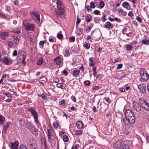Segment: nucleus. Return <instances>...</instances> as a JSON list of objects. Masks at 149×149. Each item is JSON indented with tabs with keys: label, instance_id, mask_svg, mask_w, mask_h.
I'll return each instance as SVG.
<instances>
[{
	"label": "nucleus",
	"instance_id": "obj_1",
	"mask_svg": "<svg viewBox=\"0 0 149 149\" xmlns=\"http://www.w3.org/2000/svg\"><path fill=\"white\" fill-rule=\"evenodd\" d=\"M52 6H56L57 9L56 10L55 14L58 16L61 15L63 13L65 6L62 1L61 0H53Z\"/></svg>",
	"mask_w": 149,
	"mask_h": 149
},
{
	"label": "nucleus",
	"instance_id": "obj_2",
	"mask_svg": "<svg viewBox=\"0 0 149 149\" xmlns=\"http://www.w3.org/2000/svg\"><path fill=\"white\" fill-rule=\"evenodd\" d=\"M126 120L130 123H133L135 121V116L133 112L130 109H127L124 112Z\"/></svg>",
	"mask_w": 149,
	"mask_h": 149
},
{
	"label": "nucleus",
	"instance_id": "obj_3",
	"mask_svg": "<svg viewBox=\"0 0 149 149\" xmlns=\"http://www.w3.org/2000/svg\"><path fill=\"white\" fill-rule=\"evenodd\" d=\"M23 24L25 30L27 31H33L35 29V25L34 24L28 23L26 21L24 22Z\"/></svg>",
	"mask_w": 149,
	"mask_h": 149
},
{
	"label": "nucleus",
	"instance_id": "obj_4",
	"mask_svg": "<svg viewBox=\"0 0 149 149\" xmlns=\"http://www.w3.org/2000/svg\"><path fill=\"white\" fill-rule=\"evenodd\" d=\"M29 145L30 148L36 149L38 146L37 141L34 138H30L29 140Z\"/></svg>",
	"mask_w": 149,
	"mask_h": 149
},
{
	"label": "nucleus",
	"instance_id": "obj_5",
	"mask_svg": "<svg viewBox=\"0 0 149 149\" xmlns=\"http://www.w3.org/2000/svg\"><path fill=\"white\" fill-rule=\"evenodd\" d=\"M29 111H30L32 115L33 116L35 120V122L37 123H38V115L37 112L33 107H30L28 109Z\"/></svg>",
	"mask_w": 149,
	"mask_h": 149
},
{
	"label": "nucleus",
	"instance_id": "obj_6",
	"mask_svg": "<svg viewBox=\"0 0 149 149\" xmlns=\"http://www.w3.org/2000/svg\"><path fill=\"white\" fill-rule=\"evenodd\" d=\"M139 100L142 108L146 111H149V103L141 98L139 99Z\"/></svg>",
	"mask_w": 149,
	"mask_h": 149
},
{
	"label": "nucleus",
	"instance_id": "obj_7",
	"mask_svg": "<svg viewBox=\"0 0 149 149\" xmlns=\"http://www.w3.org/2000/svg\"><path fill=\"white\" fill-rule=\"evenodd\" d=\"M29 13L32 17L35 18L38 22H40V14L39 13L36 11L31 10L29 11Z\"/></svg>",
	"mask_w": 149,
	"mask_h": 149
},
{
	"label": "nucleus",
	"instance_id": "obj_8",
	"mask_svg": "<svg viewBox=\"0 0 149 149\" xmlns=\"http://www.w3.org/2000/svg\"><path fill=\"white\" fill-rule=\"evenodd\" d=\"M141 104L139 102L137 101H134L133 102L132 105L133 109L134 110H135L137 112H139L141 110Z\"/></svg>",
	"mask_w": 149,
	"mask_h": 149
},
{
	"label": "nucleus",
	"instance_id": "obj_9",
	"mask_svg": "<svg viewBox=\"0 0 149 149\" xmlns=\"http://www.w3.org/2000/svg\"><path fill=\"white\" fill-rule=\"evenodd\" d=\"M140 75L142 79L145 81H146L149 78V75L146 71H141Z\"/></svg>",
	"mask_w": 149,
	"mask_h": 149
},
{
	"label": "nucleus",
	"instance_id": "obj_10",
	"mask_svg": "<svg viewBox=\"0 0 149 149\" xmlns=\"http://www.w3.org/2000/svg\"><path fill=\"white\" fill-rule=\"evenodd\" d=\"M48 131V138L49 141L52 140V139L53 134L54 133V130L53 128L47 129Z\"/></svg>",
	"mask_w": 149,
	"mask_h": 149
},
{
	"label": "nucleus",
	"instance_id": "obj_11",
	"mask_svg": "<svg viewBox=\"0 0 149 149\" xmlns=\"http://www.w3.org/2000/svg\"><path fill=\"white\" fill-rule=\"evenodd\" d=\"M122 144L121 141L118 140L115 142L113 143V146L116 149H120Z\"/></svg>",
	"mask_w": 149,
	"mask_h": 149
},
{
	"label": "nucleus",
	"instance_id": "obj_12",
	"mask_svg": "<svg viewBox=\"0 0 149 149\" xmlns=\"http://www.w3.org/2000/svg\"><path fill=\"white\" fill-rule=\"evenodd\" d=\"M138 88L139 89V91L143 94L145 93L146 86L143 84H139L138 85Z\"/></svg>",
	"mask_w": 149,
	"mask_h": 149
},
{
	"label": "nucleus",
	"instance_id": "obj_13",
	"mask_svg": "<svg viewBox=\"0 0 149 149\" xmlns=\"http://www.w3.org/2000/svg\"><path fill=\"white\" fill-rule=\"evenodd\" d=\"M1 61L6 65H10L12 62V61L9 59L8 57H3Z\"/></svg>",
	"mask_w": 149,
	"mask_h": 149
},
{
	"label": "nucleus",
	"instance_id": "obj_14",
	"mask_svg": "<svg viewBox=\"0 0 149 149\" xmlns=\"http://www.w3.org/2000/svg\"><path fill=\"white\" fill-rule=\"evenodd\" d=\"M104 27L109 29H111L113 28V25L109 22H107L104 24Z\"/></svg>",
	"mask_w": 149,
	"mask_h": 149
},
{
	"label": "nucleus",
	"instance_id": "obj_15",
	"mask_svg": "<svg viewBox=\"0 0 149 149\" xmlns=\"http://www.w3.org/2000/svg\"><path fill=\"white\" fill-rule=\"evenodd\" d=\"M21 28L20 27L17 28H16L12 29L10 31L11 32L14 33L19 34L21 33Z\"/></svg>",
	"mask_w": 149,
	"mask_h": 149
},
{
	"label": "nucleus",
	"instance_id": "obj_16",
	"mask_svg": "<svg viewBox=\"0 0 149 149\" xmlns=\"http://www.w3.org/2000/svg\"><path fill=\"white\" fill-rule=\"evenodd\" d=\"M8 36V33L7 32H0V37L3 40H5Z\"/></svg>",
	"mask_w": 149,
	"mask_h": 149
},
{
	"label": "nucleus",
	"instance_id": "obj_17",
	"mask_svg": "<svg viewBox=\"0 0 149 149\" xmlns=\"http://www.w3.org/2000/svg\"><path fill=\"white\" fill-rule=\"evenodd\" d=\"M11 148V149H17L18 147V142L15 141L14 143H10Z\"/></svg>",
	"mask_w": 149,
	"mask_h": 149
},
{
	"label": "nucleus",
	"instance_id": "obj_18",
	"mask_svg": "<svg viewBox=\"0 0 149 149\" xmlns=\"http://www.w3.org/2000/svg\"><path fill=\"white\" fill-rule=\"evenodd\" d=\"M29 130L33 134H35L36 135H38L37 130L34 126L32 125L29 129Z\"/></svg>",
	"mask_w": 149,
	"mask_h": 149
},
{
	"label": "nucleus",
	"instance_id": "obj_19",
	"mask_svg": "<svg viewBox=\"0 0 149 149\" xmlns=\"http://www.w3.org/2000/svg\"><path fill=\"white\" fill-rule=\"evenodd\" d=\"M19 55L20 56H22V58H26V53L24 50H20L19 51Z\"/></svg>",
	"mask_w": 149,
	"mask_h": 149
},
{
	"label": "nucleus",
	"instance_id": "obj_20",
	"mask_svg": "<svg viewBox=\"0 0 149 149\" xmlns=\"http://www.w3.org/2000/svg\"><path fill=\"white\" fill-rule=\"evenodd\" d=\"M80 72V71L79 70H77V69H75L73 70L72 74L74 77H77L79 75Z\"/></svg>",
	"mask_w": 149,
	"mask_h": 149
},
{
	"label": "nucleus",
	"instance_id": "obj_21",
	"mask_svg": "<svg viewBox=\"0 0 149 149\" xmlns=\"http://www.w3.org/2000/svg\"><path fill=\"white\" fill-rule=\"evenodd\" d=\"M77 127L79 129H81L83 126V123L81 121H79L76 123Z\"/></svg>",
	"mask_w": 149,
	"mask_h": 149
},
{
	"label": "nucleus",
	"instance_id": "obj_22",
	"mask_svg": "<svg viewBox=\"0 0 149 149\" xmlns=\"http://www.w3.org/2000/svg\"><path fill=\"white\" fill-rule=\"evenodd\" d=\"M122 6L123 7L128 10L130 9V6L128 3L127 2L125 1L123 2L122 4Z\"/></svg>",
	"mask_w": 149,
	"mask_h": 149
},
{
	"label": "nucleus",
	"instance_id": "obj_23",
	"mask_svg": "<svg viewBox=\"0 0 149 149\" xmlns=\"http://www.w3.org/2000/svg\"><path fill=\"white\" fill-rule=\"evenodd\" d=\"M5 121V118L1 114H0V125H3Z\"/></svg>",
	"mask_w": 149,
	"mask_h": 149
},
{
	"label": "nucleus",
	"instance_id": "obj_24",
	"mask_svg": "<svg viewBox=\"0 0 149 149\" xmlns=\"http://www.w3.org/2000/svg\"><path fill=\"white\" fill-rule=\"evenodd\" d=\"M92 17L90 15H87L85 17V21L87 23L90 22L92 20Z\"/></svg>",
	"mask_w": 149,
	"mask_h": 149
},
{
	"label": "nucleus",
	"instance_id": "obj_25",
	"mask_svg": "<svg viewBox=\"0 0 149 149\" xmlns=\"http://www.w3.org/2000/svg\"><path fill=\"white\" fill-rule=\"evenodd\" d=\"M12 37L13 39V41L15 44L19 43V39L17 36L14 35L12 36Z\"/></svg>",
	"mask_w": 149,
	"mask_h": 149
},
{
	"label": "nucleus",
	"instance_id": "obj_26",
	"mask_svg": "<svg viewBox=\"0 0 149 149\" xmlns=\"http://www.w3.org/2000/svg\"><path fill=\"white\" fill-rule=\"evenodd\" d=\"M10 124V122H7L6 123V124L3 125V130L6 131V130L9 127V126Z\"/></svg>",
	"mask_w": 149,
	"mask_h": 149
},
{
	"label": "nucleus",
	"instance_id": "obj_27",
	"mask_svg": "<svg viewBox=\"0 0 149 149\" xmlns=\"http://www.w3.org/2000/svg\"><path fill=\"white\" fill-rule=\"evenodd\" d=\"M43 62V58L42 57L40 58L37 61L36 64L38 65H41Z\"/></svg>",
	"mask_w": 149,
	"mask_h": 149
},
{
	"label": "nucleus",
	"instance_id": "obj_28",
	"mask_svg": "<svg viewBox=\"0 0 149 149\" xmlns=\"http://www.w3.org/2000/svg\"><path fill=\"white\" fill-rule=\"evenodd\" d=\"M83 133V131L81 130H77L75 131V135H81Z\"/></svg>",
	"mask_w": 149,
	"mask_h": 149
},
{
	"label": "nucleus",
	"instance_id": "obj_29",
	"mask_svg": "<svg viewBox=\"0 0 149 149\" xmlns=\"http://www.w3.org/2000/svg\"><path fill=\"white\" fill-rule=\"evenodd\" d=\"M38 96L39 97H41L42 99L46 100L47 99V97L45 96V94L43 93L42 94H38Z\"/></svg>",
	"mask_w": 149,
	"mask_h": 149
},
{
	"label": "nucleus",
	"instance_id": "obj_30",
	"mask_svg": "<svg viewBox=\"0 0 149 149\" xmlns=\"http://www.w3.org/2000/svg\"><path fill=\"white\" fill-rule=\"evenodd\" d=\"M63 53L64 56L66 57H68L70 55L69 51L68 49H65Z\"/></svg>",
	"mask_w": 149,
	"mask_h": 149
},
{
	"label": "nucleus",
	"instance_id": "obj_31",
	"mask_svg": "<svg viewBox=\"0 0 149 149\" xmlns=\"http://www.w3.org/2000/svg\"><path fill=\"white\" fill-rule=\"evenodd\" d=\"M129 148V146L128 145L123 144L120 149H128Z\"/></svg>",
	"mask_w": 149,
	"mask_h": 149
},
{
	"label": "nucleus",
	"instance_id": "obj_32",
	"mask_svg": "<svg viewBox=\"0 0 149 149\" xmlns=\"http://www.w3.org/2000/svg\"><path fill=\"white\" fill-rule=\"evenodd\" d=\"M62 139L64 142H67L68 141L69 139L67 135H64L63 136Z\"/></svg>",
	"mask_w": 149,
	"mask_h": 149
},
{
	"label": "nucleus",
	"instance_id": "obj_33",
	"mask_svg": "<svg viewBox=\"0 0 149 149\" xmlns=\"http://www.w3.org/2000/svg\"><path fill=\"white\" fill-rule=\"evenodd\" d=\"M83 46L84 47H85L86 49H89L90 47L89 44L86 42H85Z\"/></svg>",
	"mask_w": 149,
	"mask_h": 149
},
{
	"label": "nucleus",
	"instance_id": "obj_34",
	"mask_svg": "<svg viewBox=\"0 0 149 149\" xmlns=\"http://www.w3.org/2000/svg\"><path fill=\"white\" fill-rule=\"evenodd\" d=\"M132 48V46L130 45H125V48L127 51L130 50Z\"/></svg>",
	"mask_w": 149,
	"mask_h": 149
},
{
	"label": "nucleus",
	"instance_id": "obj_35",
	"mask_svg": "<svg viewBox=\"0 0 149 149\" xmlns=\"http://www.w3.org/2000/svg\"><path fill=\"white\" fill-rule=\"evenodd\" d=\"M142 42L145 45H149V40L144 39L142 40Z\"/></svg>",
	"mask_w": 149,
	"mask_h": 149
},
{
	"label": "nucleus",
	"instance_id": "obj_36",
	"mask_svg": "<svg viewBox=\"0 0 149 149\" xmlns=\"http://www.w3.org/2000/svg\"><path fill=\"white\" fill-rule=\"evenodd\" d=\"M57 37L58 38L60 39H62L63 37V35L60 32H59L57 34Z\"/></svg>",
	"mask_w": 149,
	"mask_h": 149
},
{
	"label": "nucleus",
	"instance_id": "obj_37",
	"mask_svg": "<svg viewBox=\"0 0 149 149\" xmlns=\"http://www.w3.org/2000/svg\"><path fill=\"white\" fill-rule=\"evenodd\" d=\"M32 125H31V123L30 122H28L26 124V128L29 129V130Z\"/></svg>",
	"mask_w": 149,
	"mask_h": 149
},
{
	"label": "nucleus",
	"instance_id": "obj_38",
	"mask_svg": "<svg viewBox=\"0 0 149 149\" xmlns=\"http://www.w3.org/2000/svg\"><path fill=\"white\" fill-rule=\"evenodd\" d=\"M93 25L92 24H90V25L88 27V29L87 28L86 30L87 33H88V32L90 31V30L93 27Z\"/></svg>",
	"mask_w": 149,
	"mask_h": 149
},
{
	"label": "nucleus",
	"instance_id": "obj_39",
	"mask_svg": "<svg viewBox=\"0 0 149 149\" xmlns=\"http://www.w3.org/2000/svg\"><path fill=\"white\" fill-rule=\"evenodd\" d=\"M58 125L59 123L57 122H54L53 125V126L55 129L57 128L58 127Z\"/></svg>",
	"mask_w": 149,
	"mask_h": 149
},
{
	"label": "nucleus",
	"instance_id": "obj_40",
	"mask_svg": "<svg viewBox=\"0 0 149 149\" xmlns=\"http://www.w3.org/2000/svg\"><path fill=\"white\" fill-rule=\"evenodd\" d=\"M45 41H41L39 43V45L40 46V48H42L43 46V45L45 43Z\"/></svg>",
	"mask_w": 149,
	"mask_h": 149
},
{
	"label": "nucleus",
	"instance_id": "obj_41",
	"mask_svg": "<svg viewBox=\"0 0 149 149\" xmlns=\"http://www.w3.org/2000/svg\"><path fill=\"white\" fill-rule=\"evenodd\" d=\"M83 29L79 28L77 31V33L79 35H81L83 33Z\"/></svg>",
	"mask_w": 149,
	"mask_h": 149
},
{
	"label": "nucleus",
	"instance_id": "obj_42",
	"mask_svg": "<svg viewBox=\"0 0 149 149\" xmlns=\"http://www.w3.org/2000/svg\"><path fill=\"white\" fill-rule=\"evenodd\" d=\"M61 57L60 56H58L55 58L54 59V61H56V62L61 61Z\"/></svg>",
	"mask_w": 149,
	"mask_h": 149
},
{
	"label": "nucleus",
	"instance_id": "obj_43",
	"mask_svg": "<svg viewBox=\"0 0 149 149\" xmlns=\"http://www.w3.org/2000/svg\"><path fill=\"white\" fill-rule=\"evenodd\" d=\"M3 94L6 95L8 97H11V94L9 92H8L6 93H3Z\"/></svg>",
	"mask_w": 149,
	"mask_h": 149
},
{
	"label": "nucleus",
	"instance_id": "obj_44",
	"mask_svg": "<svg viewBox=\"0 0 149 149\" xmlns=\"http://www.w3.org/2000/svg\"><path fill=\"white\" fill-rule=\"evenodd\" d=\"M59 80L56 77H54L53 81L55 83H58L59 81Z\"/></svg>",
	"mask_w": 149,
	"mask_h": 149
},
{
	"label": "nucleus",
	"instance_id": "obj_45",
	"mask_svg": "<svg viewBox=\"0 0 149 149\" xmlns=\"http://www.w3.org/2000/svg\"><path fill=\"white\" fill-rule=\"evenodd\" d=\"M91 8H94L95 7V6L94 3L93 2H92L90 3V6Z\"/></svg>",
	"mask_w": 149,
	"mask_h": 149
},
{
	"label": "nucleus",
	"instance_id": "obj_46",
	"mask_svg": "<svg viewBox=\"0 0 149 149\" xmlns=\"http://www.w3.org/2000/svg\"><path fill=\"white\" fill-rule=\"evenodd\" d=\"M99 5L101 8H103L104 6V2L102 1H100V2Z\"/></svg>",
	"mask_w": 149,
	"mask_h": 149
},
{
	"label": "nucleus",
	"instance_id": "obj_47",
	"mask_svg": "<svg viewBox=\"0 0 149 149\" xmlns=\"http://www.w3.org/2000/svg\"><path fill=\"white\" fill-rule=\"evenodd\" d=\"M56 86L58 88H61L62 89H63L62 87L63 86L61 83H58L56 84Z\"/></svg>",
	"mask_w": 149,
	"mask_h": 149
},
{
	"label": "nucleus",
	"instance_id": "obj_48",
	"mask_svg": "<svg viewBox=\"0 0 149 149\" xmlns=\"http://www.w3.org/2000/svg\"><path fill=\"white\" fill-rule=\"evenodd\" d=\"M69 41L71 42H73L75 40V38L74 36L71 37L69 38Z\"/></svg>",
	"mask_w": 149,
	"mask_h": 149
},
{
	"label": "nucleus",
	"instance_id": "obj_49",
	"mask_svg": "<svg viewBox=\"0 0 149 149\" xmlns=\"http://www.w3.org/2000/svg\"><path fill=\"white\" fill-rule=\"evenodd\" d=\"M127 31V28H125L123 29V33L124 34H125V33L126 34V35L127 36H128L129 35V33H126V32Z\"/></svg>",
	"mask_w": 149,
	"mask_h": 149
},
{
	"label": "nucleus",
	"instance_id": "obj_50",
	"mask_svg": "<svg viewBox=\"0 0 149 149\" xmlns=\"http://www.w3.org/2000/svg\"><path fill=\"white\" fill-rule=\"evenodd\" d=\"M14 4L16 6H17L19 5V2L18 0H15L13 1Z\"/></svg>",
	"mask_w": 149,
	"mask_h": 149
},
{
	"label": "nucleus",
	"instance_id": "obj_51",
	"mask_svg": "<svg viewBox=\"0 0 149 149\" xmlns=\"http://www.w3.org/2000/svg\"><path fill=\"white\" fill-rule=\"evenodd\" d=\"M6 77H7V78H8L9 77V76L8 74H4L1 77V78L3 79H4L6 78Z\"/></svg>",
	"mask_w": 149,
	"mask_h": 149
},
{
	"label": "nucleus",
	"instance_id": "obj_52",
	"mask_svg": "<svg viewBox=\"0 0 149 149\" xmlns=\"http://www.w3.org/2000/svg\"><path fill=\"white\" fill-rule=\"evenodd\" d=\"M107 15L105 14H104L103 15V16L102 17V21L103 22H104L105 20H107V19L105 18Z\"/></svg>",
	"mask_w": 149,
	"mask_h": 149
},
{
	"label": "nucleus",
	"instance_id": "obj_53",
	"mask_svg": "<svg viewBox=\"0 0 149 149\" xmlns=\"http://www.w3.org/2000/svg\"><path fill=\"white\" fill-rule=\"evenodd\" d=\"M17 55V51L15 50L13 52V56H16Z\"/></svg>",
	"mask_w": 149,
	"mask_h": 149
},
{
	"label": "nucleus",
	"instance_id": "obj_54",
	"mask_svg": "<svg viewBox=\"0 0 149 149\" xmlns=\"http://www.w3.org/2000/svg\"><path fill=\"white\" fill-rule=\"evenodd\" d=\"M8 45L10 47H12L13 43L11 41H9L8 42Z\"/></svg>",
	"mask_w": 149,
	"mask_h": 149
},
{
	"label": "nucleus",
	"instance_id": "obj_55",
	"mask_svg": "<svg viewBox=\"0 0 149 149\" xmlns=\"http://www.w3.org/2000/svg\"><path fill=\"white\" fill-rule=\"evenodd\" d=\"M113 19H114V21H116V22H120L121 21V20L120 19L117 18L116 17H114Z\"/></svg>",
	"mask_w": 149,
	"mask_h": 149
},
{
	"label": "nucleus",
	"instance_id": "obj_56",
	"mask_svg": "<svg viewBox=\"0 0 149 149\" xmlns=\"http://www.w3.org/2000/svg\"><path fill=\"white\" fill-rule=\"evenodd\" d=\"M85 8L87 9V10L88 11H91L92 10L90 6L88 5H87L85 6Z\"/></svg>",
	"mask_w": 149,
	"mask_h": 149
},
{
	"label": "nucleus",
	"instance_id": "obj_57",
	"mask_svg": "<svg viewBox=\"0 0 149 149\" xmlns=\"http://www.w3.org/2000/svg\"><path fill=\"white\" fill-rule=\"evenodd\" d=\"M122 67L123 64L121 63H120L118 65L116 68L117 69H120L122 68Z\"/></svg>",
	"mask_w": 149,
	"mask_h": 149
},
{
	"label": "nucleus",
	"instance_id": "obj_58",
	"mask_svg": "<svg viewBox=\"0 0 149 149\" xmlns=\"http://www.w3.org/2000/svg\"><path fill=\"white\" fill-rule=\"evenodd\" d=\"M104 99L105 100L106 102H108L109 103L111 102V100L108 97H105L104 98Z\"/></svg>",
	"mask_w": 149,
	"mask_h": 149
},
{
	"label": "nucleus",
	"instance_id": "obj_59",
	"mask_svg": "<svg viewBox=\"0 0 149 149\" xmlns=\"http://www.w3.org/2000/svg\"><path fill=\"white\" fill-rule=\"evenodd\" d=\"M84 84L87 86H89L90 84V82L89 81H84Z\"/></svg>",
	"mask_w": 149,
	"mask_h": 149
},
{
	"label": "nucleus",
	"instance_id": "obj_60",
	"mask_svg": "<svg viewBox=\"0 0 149 149\" xmlns=\"http://www.w3.org/2000/svg\"><path fill=\"white\" fill-rule=\"evenodd\" d=\"M79 145L78 144H76L74 147H72L71 149H78Z\"/></svg>",
	"mask_w": 149,
	"mask_h": 149
},
{
	"label": "nucleus",
	"instance_id": "obj_61",
	"mask_svg": "<svg viewBox=\"0 0 149 149\" xmlns=\"http://www.w3.org/2000/svg\"><path fill=\"white\" fill-rule=\"evenodd\" d=\"M19 149H27V148L24 145L20 146Z\"/></svg>",
	"mask_w": 149,
	"mask_h": 149
},
{
	"label": "nucleus",
	"instance_id": "obj_62",
	"mask_svg": "<svg viewBox=\"0 0 149 149\" xmlns=\"http://www.w3.org/2000/svg\"><path fill=\"white\" fill-rule=\"evenodd\" d=\"M65 103V100H63L59 102V104L61 105L62 104H64Z\"/></svg>",
	"mask_w": 149,
	"mask_h": 149
},
{
	"label": "nucleus",
	"instance_id": "obj_63",
	"mask_svg": "<svg viewBox=\"0 0 149 149\" xmlns=\"http://www.w3.org/2000/svg\"><path fill=\"white\" fill-rule=\"evenodd\" d=\"M29 38L31 41H32L34 39V36L33 35H30Z\"/></svg>",
	"mask_w": 149,
	"mask_h": 149
},
{
	"label": "nucleus",
	"instance_id": "obj_64",
	"mask_svg": "<svg viewBox=\"0 0 149 149\" xmlns=\"http://www.w3.org/2000/svg\"><path fill=\"white\" fill-rule=\"evenodd\" d=\"M100 11L98 10H95L94 11V13L96 15H98L99 14Z\"/></svg>",
	"mask_w": 149,
	"mask_h": 149
}]
</instances>
